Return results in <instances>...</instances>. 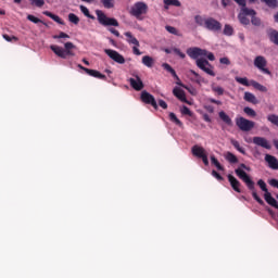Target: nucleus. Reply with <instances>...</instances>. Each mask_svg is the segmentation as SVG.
I'll use <instances>...</instances> for the list:
<instances>
[{
    "label": "nucleus",
    "instance_id": "1",
    "mask_svg": "<svg viewBox=\"0 0 278 278\" xmlns=\"http://www.w3.org/2000/svg\"><path fill=\"white\" fill-rule=\"evenodd\" d=\"M187 55H189L191 60H195V64L198 68H200V71H203L204 73H206V75H210L211 77H216V73L214 72V66L210 64V62H214V60H216V56H214V53L205 49L193 47V48L187 49ZM199 58H207V60L210 61L205 59H199Z\"/></svg>",
    "mask_w": 278,
    "mask_h": 278
},
{
    "label": "nucleus",
    "instance_id": "2",
    "mask_svg": "<svg viewBox=\"0 0 278 278\" xmlns=\"http://www.w3.org/2000/svg\"><path fill=\"white\" fill-rule=\"evenodd\" d=\"M248 173H251V167L244 163H240L235 169V175H237V177L243 181V184H245L248 190H251L254 201H256V203L260 205H264V200L260 198L257 191L255 190V181H253Z\"/></svg>",
    "mask_w": 278,
    "mask_h": 278
},
{
    "label": "nucleus",
    "instance_id": "3",
    "mask_svg": "<svg viewBox=\"0 0 278 278\" xmlns=\"http://www.w3.org/2000/svg\"><path fill=\"white\" fill-rule=\"evenodd\" d=\"M51 51H53L54 54L58 55V58H62V60H66V58H73L75 56V52H73V49H75V45L71 41H67L64 43V48L51 45L50 46Z\"/></svg>",
    "mask_w": 278,
    "mask_h": 278
},
{
    "label": "nucleus",
    "instance_id": "4",
    "mask_svg": "<svg viewBox=\"0 0 278 278\" xmlns=\"http://www.w3.org/2000/svg\"><path fill=\"white\" fill-rule=\"evenodd\" d=\"M233 1H236L241 8L240 13L238 14V18L241 25H250L251 21L247 16H255L257 12H255V10L253 9L247 8V0H233Z\"/></svg>",
    "mask_w": 278,
    "mask_h": 278
},
{
    "label": "nucleus",
    "instance_id": "5",
    "mask_svg": "<svg viewBox=\"0 0 278 278\" xmlns=\"http://www.w3.org/2000/svg\"><path fill=\"white\" fill-rule=\"evenodd\" d=\"M149 13V4L142 1L135 2L130 8L131 16H135L137 21H144V14Z\"/></svg>",
    "mask_w": 278,
    "mask_h": 278
},
{
    "label": "nucleus",
    "instance_id": "6",
    "mask_svg": "<svg viewBox=\"0 0 278 278\" xmlns=\"http://www.w3.org/2000/svg\"><path fill=\"white\" fill-rule=\"evenodd\" d=\"M96 15L98 23L103 25V27H118V21L114 17H108L103 11L96 10Z\"/></svg>",
    "mask_w": 278,
    "mask_h": 278
},
{
    "label": "nucleus",
    "instance_id": "7",
    "mask_svg": "<svg viewBox=\"0 0 278 278\" xmlns=\"http://www.w3.org/2000/svg\"><path fill=\"white\" fill-rule=\"evenodd\" d=\"M204 29L213 31V34H220V31H223V24L214 17H206Z\"/></svg>",
    "mask_w": 278,
    "mask_h": 278
},
{
    "label": "nucleus",
    "instance_id": "8",
    "mask_svg": "<svg viewBox=\"0 0 278 278\" xmlns=\"http://www.w3.org/2000/svg\"><path fill=\"white\" fill-rule=\"evenodd\" d=\"M124 36L126 37V42L132 47V53L134 55H142V52L140 51V41L131 34V31L124 33Z\"/></svg>",
    "mask_w": 278,
    "mask_h": 278
},
{
    "label": "nucleus",
    "instance_id": "9",
    "mask_svg": "<svg viewBox=\"0 0 278 278\" xmlns=\"http://www.w3.org/2000/svg\"><path fill=\"white\" fill-rule=\"evenodd\" d=\"M254 66L260 70L261 73H264V75H270V70L266 67L268 66V61L263 55L255 56Z\"/></svg>",
    "mask_w": 278,
    "mask_h": 278
},
{
    "label": "nucleus",
    "instance_id": "10",
    "mask_svg": "<svg viewBox=\"0 0 278 278\" xmlns=\"http://www.w3.org/2000/svg\"><path fill=\"white\" fill-rule=\"evenodd\" d=\"M236 125L241 131H251L255 127V122L247 119L244 117H237Z\"/></svg>",
    "mask_w": 278,
    "mask_h": 278
},
{
    "label": "nucleus",
    "instance_id": "11",
    "mask_svg": "<svg viewBox=\"0 0 278 278\" xmlns=\"http://www.w3.org/2000/svg\"><path fill=\"white\" fill-rule=\"evenodd\" d=\"M104 53H106L110 59L113 60V62H116V64H125V56L118 53V51L112 49H104Z\"/></svg>",
    "mask_w": 278,
    "mask_h": 278
},
{
    "label": "nucleus",
    "instance_id": "12",
    "mask_svg": "<svg viewBox=\"0 0 278 278\" xmlns=\"http://www.w3.org/2000/svg\"><path fill=\"white\" fill-rule=\"evenodd\" d=\"M252 142L256 147H262V149H267V151H270L273 149L270 141H268V139L264 137H253Z\"/></svg>",
    "mask_w": 278,
    "mask_h": 278
},
{
    "label": "nucleus",
    "instance_id": "13",
    "mask_svg": "<svg viewBox=\"0 0 278 278\" xmlns=\"http://www.w3.org/2000/svg\"><path fill=\"white\" fill-rule=\"evenodd\" d=\"M141 101L148 105H152L154 110H157V102L155 101V97H153V94L149 93L148 91L141 92Z\"/></svg>",
    "mask_w": 278,
    "mask_h": 278
},
{
    "label": "nucleus",
    "instance_id": "14",
    "mask_svg": "<svg viewBox=\"0 0 278 278\" xmlns=\"http://www.w3.org/2000/svg\"><path fill=\"white\" fill-rule=\"evenodd\" d=\"M129 84L134 90L140 91L142 88H144V83H142V79L138 75H134L132 78H129Z\"/></svg>",
    "mask_w": 278,
    "mask_h": 278
},
{
    "label": "nucleus",
    "instance_id": "15",
    "mask_svg": "<svg viewBox=\"0 0 278 278\" xmlns=\"http://www.w3.org/2000/svg\"><path fill=\"white\" fill-rule=\"evenodd\" d=\"M78 68H80L81 71H85V73H87V75H90V77H96L97 79H106L105 75L101 74L97 70H90V68L84 67V65L81 64H78Z\"/></svg>",
    "mask_w": 278,
    "mask_h": 278
},
{
    "label": "nucleus",
    "instance_id": "16",
    "mask_svg": "<svg viewBox=\"0 0 278 278\" xmlns=\"http://www.w3.org/2000/svg\"><path fill=\"white\" fill-rule=\"evenodd\" d=\"M227 177H228V181H229V184H230L232 190H235V192H238V193L242 192V189H240L241 186H242V184L240 182V180H238V178H236V177H235L233 175H231V174H229Z\"/></svg>",
    "mask_w": 278,
    "mask_h": 278
},
{
    "label": "nucleus",
    "instance_id": "17",
    "mask_svg": "<svg viewBox=\"0 0 278 278\" xmlns=\"http://www.w3.org/2000/svg\"><path fill=\"white\" fill-rule=\"evenodd\" d=\"M191 153H192V155H194V157H199V159L207 155L205 148H203L199 144H195L191 148Z\"/></svg>",
    "mask_w": 278,
    "mask_h": 278
},
{
    "label": "nucleus",
    "instance_id": "18",
    "mask_svg": "<svg viewBox=\"0 0 278 278\" xmlns=\"http://www.w3.org/2000/svg\"><path fill=\"white\" fill-rule=\"evenodd\" d=\"M265 162L268 164V166L271 168V170H278V160L276 156L266 154Z\"/></svg>",
    "mask_w": 278,
    "mask_h": 278
},
{
    "label": "nucleus",
    "instance_id": "19",
    "mask_svg": "<svg viewBox=\"0 0 278 278\" xmlns=\"http://www.w3.org/2000/svg\"><path fill=\"white\" fill-rule=\"evenodd\" d=\"M173 94L176 96V98L179 99V101L182 103H188V99L186 98V92L184 89L174 88Z\"/></svg>",
    "mask_w": 278,
    "mask_h": 278
},
{
    "label": "nucleus",
    "instance_id": "20",
    "mask_svg": "<svg viewBox=\"0 0 278 278\" xmlns=\"http://www.w3.org/2000/svg\"><path fill=\"white\" fill-rule=\"evenodd\" d=\"M267 36L270 42L278 46V31L275 28L267 29Z\"/></svg>",
    "mask_w": 278,
    "mask_h": 278
},
{
    "label": "nucleus",
    "instance_id": "21",
    "mask_svg": "<svg viewBox=\"0 0 278 278\" xmlns=\"http://www.w3.org/2000/svg\"><path fill=\"white\" fill-rule=\"evenodd\" d=\"M264 199L268 205L271 207H275V210H278V202L276 201L275 198H273V194L269 193H264Z\"/></svg>",
    "mask_w": 278,
    "mask_h": 278
},
{
    "label": "nucleus",
    "instance_id": "22",
    "mask_svg": "<svg viewBox=\"0 0 278 278\" xmlns=\"http://www.w3.org/2000/svg\"><path fill=\"white\" fill-rule=\"evenodd\" d=\"M243 99L248 103H253V105H257L260 103V101H257V98L255 97V94H253L252 92H249V91L244 92Z\"/></svg>",
    "mask_w": 278,
    "mask_h": 278
},
{
    "label": "nucleus",
    "instance_id": "23",
    "mask_svg": "<svg viewBox=\"0 0 278 278\" xmlns=\"http://www.w3.org/2000/svg\"><path fill=\"white\" fill-rule=\"evenodd\" d=\"M218 116H219L220 121H223V123L228 125V127H231L233 125V121H231V117H229V115H227V113H225V111H220L218 113Z\"/></svg>",
    "mask_w": 278,
    "mask_h": 278
},
{
    "label": "nucleus",
    "instance_id": "24",
    "mask_svg": "<svg viewBox=\"0 0 278 278\" xmlns=\"http://www.w3.org/2000/svg\"><path fill=\"white\" fill-rule=\"evenodd\" d=\"M164 10H168L172 7L181 8V2L179 0H163Z\"/></svg>",
    "mask_w": 278,
    "mask_h": 278
},
{
    "label": "nucleus",
    "instance_id": "25",
    "mask_svg": "<svg viewBox=\"0 0 278 278\" xmlns=\"http://www.w3.org/2000/svg\"><path fill=\"white\" fill-rule=\"evenodd\" d=\"M224 157L226 162H229L230 164H238V156H236V154H233L232 152L224 153Z\"/></svg>",
    "mask_w": 278,
    "mask_h": 278
},
{
    "label": "nucleus",
    "instance_id": "26",
    "mask_svg": "<svg viewBox=\"0 0 278 278\" xmlns=\"http://www.w3.org/2000/svg\"><path fill=\"white\" fill-rule=\"evenodd\" d=\"M142 65L147 66L148 68H153V64H155V61L153 60V58L149 56V55H144L142 56Z\"/></svg>",
    "mask_w": 278,
    "mask_h": 278
},
{
    "label": "nucleus",
    "instance_id": "27",
    "mask_svg": "<svg viewBox=\"0 0 278 278\" xmlns=\"http://www.w3.org/2000/svg\"><path fill=\"white\" fill-rule=\"evenodd\" d=\"M162 67L164 68V71H167V73H170V75L174 77V79L179 80V76L177 75V72H175V70L170 66V64L163 63Z\"/></svg>",
    "mask_w": 278,
    "mask_h": 278
},
{
    "label": "nucleus",
    "instance_id": "28",
    "mask_svg": "<svg viewBox=\"0 0 278 278\" xmlns=\"http://www.w3.org/2000/svg\"><path fill=\"white\" fill-rule=\"evenodd\" d=\"M43 14H45V16L52 18V21H54V23H58L59 25H64V21H62V18H60V16H58L49 11H45Z\"/></svg>",
    "mask_w": 278,
    "mask_h": 278
},
{
    "label": "nucleus",
    "instance_id": "29",
    "mask_svg": "<svg viewBox=\"0 0 278 278\" xmlns=\"http://www.w3.org/2000/svg\"><path fill=\"white\" fill-rule=\"evenodd\" d=\"M230 144H232V147L237 149L239 153H241L242 155H247V150L242 146H240V142L238 140L231 139Z\"/></svg>",
    "mask_w": 278,
    "mask_h": 278
},
{
    "label": "nucleus",
    "instance_id": "30",
    "mask_svg": "<svg viewBox=\"0 0 278 278\" xmlns=\"http://www.w3.org/2000/svg\"><path fill=\"white\" fill-rule=\"evenodd\" d=\"M164 51L167 54L176 53V55H179L181 58V60L186 59V53L181 52V50H179V48H173V49L165 48Z\"/></svg>",
    "mask_w": 278,
    "mask_h": 278
},
{
    "label": "nucleus",
    "instance_id": "31",
    "mask_svg": "<svg viewBox=\"0 0 278 278\" xmlns=\"http://www.w3.org/2000/svg\"><path fill=\"white\" fill-rule=\"evenodd\" d=\"M212 92H215L218 97H223L225 94V89L216 84L211 85Z\"/></svg>",
    "mask_w": 278,
    "mask_h": 278
},
{
    "label": "nucleus",
    "instance_id": "32",
    "mask_svg": "<svg viewBox=\"0 0 278 278\" xmlns=\"http://www.w3.org/2000/svg\"><path fill=\"white\" fill-rule=\"evenodd\" d=\"M251 86L253 88H255V90H260V92H268V88H266V86H264L255 80H251Z\"/></svg>",
    "mask_w": 278,
    "mask_h": 278
},
{
    "label": "nucleus",
    "instance_id": "33",
    "mask_svg": "<svg viewBox=\"0 0 278 278\" xmlns=\"http://www.w3.org/2000/svg\"><path fill=\"white\" fill-rule=\"evenodd\" d=\"M223 34H224V36H228V37L233 36V34H235L233 26H231L230 24H225Z\"/></svg>",
    "mask_w": 278,
    "mask_h": 278
},
{
    "label": "nucleus",
    "instance_id": "34",
    "mask_svg": "<svg viewBox=\"0 0 278 278\" xmlns=\"http://www.w3.org/2000/svg\"><path fill=\"white\" fill-rule=\"evenodd\" d=\"M235 81H237V84H240L241 86H251V80H249V78L247 77L236 76Z\"/></svg>",
    "mask_w": 278,
    "mask_h": 278
},
{
    "label": "nucleus",
    "instance_id": "35",
    "mask_svg": "<svg viewBox=\"0 0 278 278\" xmlns=\"http://www.w3.org/2000/svg\"><path fill=\"white\" fill-rule=\"evenodd\" d=\"M194 22L197 23V25H199L200 27H204V29H205V23H207V17L204 18L201 15H195Z\"/></svg>",
    "mask_w": 278,
    "mask_h": 278
},
{
    "label": "nucleus",
    "instance_id": "36",
    "mask_svg": "<svg viewBox=\"0 0 278 278\" xmlns=\"http://www.w3.org/2000/svg\"><path fill=\"white\" fill-rule=\"evenodd\" d=\"M100 2L102 3L103 8H105V10H112V8L115 5L114 0H100Z\"/></svg>",
    "mask_w": 278,
    "mask_h": 278
},
{
    "label": "nucleus",
    "instance_id": "37",
    "mask_svg": "<svg viewBox=\"0 0 278 278\" xmlns=\"http://www.w3.org/2000/svg\"><path fill=\"white\" fill-rule=\"evenodd\" d=\"M80 12L84 13L85 16H87V18H91V21H94V15L90 14V11L88 10V8H86L85 5H80L79 7Z\"/></svg>",
    "mask_w": 278,
    "mask_h": 278
},
{
    "label": "nucleus",
    "instance_id": "38",
    "mask_svg": "<svg viewBox=\"0 0 278 278\" xmlns=\"http://www.w3.org/2000/svg\"><path fill=\"white\" fill-rule=\"evenodd\" d=\"M169 121L172 123H175V125H177L178 127H184V123H181L179 118H177V115H175V113H169Z\"/></svg>",
    "mask_w": 278,
    "mask_h": 278
},
{
    "label": "nucleus",
    "instance_id": "39",
    "mask_svg": "<svg viewBox=\"0 0 278 278\" xmlns=\"http://www.w3.org/2000/svg\"><path fill=\"white\" fill-rule=\"evenodd\" d=\"M267 121L269 123H271V125H276V127H278V115L277 114L267 115Z\"/></svg>",
    "mask_w": 278,
    "mask_h": 278
},
{
    "label": "nucleus",
    "instance_id": "40",
    "mask_svg": "<svg viewBox=\"0 0 278 278\" xmlns=\"http://www.w3.org/2000/svg\"><path fill=\"white\" fill-rule=\"evenodd\" d=\"M243 112H244V114H247V116H251L252 118H255V116H257V113L255 112V110H253L249 106H245L243 109Z\"/></svg>",
    "mask_w": 278,
    "mask_h": 278
},
{
    "label": "nucleus",
    "instance_id": "41",
    "mask_svg": "<svg viewBox=\"0 0 278 278\" xmlns=\"http://www.w3.org/2000/svg\"><path fill=\"white\" fill-rule=\"evenodd\" d=\"M68 21H70V23H73L74 25H79V17L75 13L68 14Z\"/></svg>",
    "mask_w": 278,
    "mask_h": 278
},
{
    "label": "nucleus",
    "instance_id": "42",
    "mask_svg": "<svg viewBox=\"0 0 278 278\" xmlns=\"http://www.w3.org/2000/svg\"><path fill=\"white\" fill-rule=\"evenodd\" d=\"M257 186H258V188H261V190H262L263 192H265V194H268V193H269L268 188L266 187V182H265L263 179H260V180L257 181Z\"/></svg>",
    "mask_w": 278,
    "mask_h": 278
},
{
    "label": "nucleus",
    "instance_id": "43",
    "mask_svg": "<svg viewBox=\"0 0 278 278\" xmlns=\"http://www.w3.org/2000/svg\"><path fill=\"white\" fill-rule=\"evenodd\" d=\"M263 3H265L268 8H278V1L277 0H261Z\"/></svg>",
    "mask_w": 278,
    "mask_h": 278
},
{
    "label": "nucleus",
    "instance_id": "44",
    "mask_svg": "<svg viewBox=\"0 0 278 278\" xmlns=\"http://www.w3.org/2000/svg\"><path fill=\"white\" fill-rule=\"evenodd\" d=\"M251 18V23L252 25H254L255 27H260V25H262V20H260V17L255 16V15H250Z\"/></svg>",
    "mask_w": 278,
    "mask_h": 278
},
{
    "label": "nucleus",
    "instance_id": "45",
    "mask_svg": "<svg viewBox=\"0 0 278 278\" xmlns=\"http://www.w3.org/2000/svg\"><path fill=\"white\" fill-rule=\"evenodd\" d=\"M30 5H34L35 8H42L45 5V0H29Z\"/></svg>",
    "mask_w": 278,
    "mask_h": 278
},
{
    "label": "nucleus",
    "instance_id": "46",
    "mask_svg": "<svg viewBox=\"0 0 278 278\" xmlns=\"http://www.w3.org/2000/svg\"><path fill=\"white\" fill-rule=\"evenodd\" d=\"M166 31H168V34H173L174 36H178L179 31L177 30V28L173 27V26H165Z\"/></svg>",
    "mask_w": 278,
    "mask_h": 278
},
{
    "label": "nucleus",
    "instance_id": "47",
    "mask_svg": "<svg viewBox=\"0 0 278 278\" xmlns=\"http://www.w3.org/2000/svg\"><path fill=\"white\" fill-rule=\"evenodd\" d=\"M27 20L30 21V23H35L37 25V23H42V21L34 15H27Z\"/></svg>",
    "mask_w": 278,
    "mask_h": 278
},
{
    "label": "nucleus",
    "instance_id": "48",
    "mask_svg": "<svg viewBox=\"0 0 278 278\" xmlns=\"http://www.w3.org/2000/svg\"><path fill=\"white\" fill-rule=\"evenodd\" d=\"M60 38H71V36H68V34L63 33V31H61L59 35L53 36L54 40H60Z\"/></svg>",
    "mask_w": 278,
    "mask_h": 278
},
{
    "label": "nucleus",
    "instance_id": "49",
    "mask_svg": "<svg viewBox=\"0 0 278 278\" xmlns=\"http://www.w3.org/2000/svg\"><path fill=\"white\" fill-rule=\"evenodd\" d=\"M181 114H184L185 116H192V111H190L188 106H182Z\"/></svg>",
    "mask_w": 278,
    "mask_h": 278
},
{
    "label": "nucleus",
    "instance_id": "50",
    "mask_svg": "<svg viewBox=\"0 0 278 278\" xmlns=\"http://www.w3.org/2000/svg\"><path fill=\"white\" fill-rule=\"evenodd\" d=\"M189 73H190V75H193V76H194L195 81H197L198 84L201 83V75H199V73H197V72L193 71V70H190Z\"/></svg>",
    "mask_w": 278,
    "mask_h": 278
},
{
    "label": "nucleus",
    "instance_id": "51",
    "mask_svg": "<svg viewBox=\"0 0 278 278\" xmlns=\"http://www.w3.org/2000/svg\"><path fill=\"white\" fill-rule=\"evenodd\" d=\"M219 64H225L226 66H229V64H231V61H229V58L224 56L219 59Z\"/></svg>",
    "mask_w": 278,
    "mask_h": 278
},
{
    "label": "nucleus",
    "instance_id": "52",
    "mask_svg": "<svg viewBox=\"0 0 278 278\" xmlns=\"http://www.w3.org/2000/svg\"><path fill=\"white\" fill-rule=\"evenodd\" d=\"M269 186H271V188H277L278 189V180L276 178H271L268 180Z\"/></svg>",
    "mask_w": 278,
    "mask_h": 278
},
{
    "label": "nucleus",
    "instance_id": "53",
    "mask_svg": "<svg viewBox=\"0 0 278 278\" xmlns=\"http://www.w3.org/2000/svg\"><path fill=\"white\" fill-rule=\"evenodd\" d=\"M4 40H7V42H12V40H18V38H16L15 36H10V35H3Z\"/></svg>",
    "mask_w": 278,
    "mask_h": 278
},
{
    "label": "nucleus",
    "instance_id": "54",
    "mask_svg": "<svg viewBox=\"0 0 278 278\" xmlns=\"http://www.w3.org/2000/svg\"><path fill=\"white\" fill-rule=\"evenodd\" d=\"M212 175L215 177V179H217V181H223V176H220V174H218V172L216 170H212Z\"/></svg>",
    "mask_w": 278,
    "mask_h": 278
},
{
    "label": "nucleus",
    "instance_id": "55",
    "mask_svg": "<svg viewBox=\"0 0 278 278\" xmlns=\"http://www.w3.org/2000/svg\"><path fill=\"white\" fill-rule=\"evenodd\" d=\"M109 31L113 34V36H116V38H121V33L116 30V28H109Z\"/></svg>",
    "mask_w": 278,
    "mask_h": 278
},
{
    "label": "nucleus",
    "instance_id": "56",
    "mask_svg": "<svg viewBox=\"0 0 278 278\" xmlns=\"http://www.w3.org/2000/svg\"><path fill=\"white\" fill-rule=\"evenodd\" d=\"M159 105H160V108H162L163 110H167V109H168V104H167L166 101H164V100H159Z\"/></svg>",
    "mask_w": 278,
    "mask_h": 278
},
{
    "label": "nucleus",
    "instance_id": "57",
    "mask_svg": "<svg viewBox=\"0 0 278 278\" xmlns=\"http://www.w3.org/2000/svg\"><path fill=\"white\" fill-rule=\"evenodd\" d=\"M200 160H202L204 166H210V160L207 159V154L200 157Z\"/></svg>",
    "mask_w": 278,
    "mask_h": 278
},
{
    "label": "nucleus",
    "instance_id": "58",
    "mask_svg": "<svg viewBox=\"0 0 278 278\" xmlns=\"http://www.w3.org/2000/svg\"><path fill=\"white\" fill-rule=\"evenodd\" d=\"M210 103H215V105H223V102L220 100H216L214 98L208 99Z\"/></svg>",
    "mask_w": 278,
    "mask_h": 278
},
{
    "label": "nucleus",
    "instance_id": "59",
    "mask_svg": "<svg viewBox=\"0 0 278 278\" xmlns=\"http://www.w3.org/2000/svg\"><path fill=\"white\" fill-rule=\"evenodd\" d=\"M211 162H212V164H213L214 166L219 163V162H218V159H217L216 156H214V155L211 156Z\"/></svg>",
    "mask_w": 278,
    "mask_h": 278
},
{
    "label": "nucleus",
    "instance_id": "60",
    "mask_svg": "<svg viewBox=\"0 0 278 278\" xmlns=\"http://www.w3.org/2000/svg\"><path fill=\"white\" fill-rule=\"evenodd\" d=\"M229 3H231V0H222L223 8H227V5H229Z\"/></svg>",
    "mask_w": 278,
    "mask_h": 278
},
{
    "label": "nucleus",
    "instance_id": "61",
    "mask_svg": "<svg viewBox=\"0 0 278 278\" xmlns=\"http://www.w3.org/2000/svg\"><path fill=\"white\" fill-rule=\"evenodd\" d=\"M205 110H207L211 114L214 113V106L212 105H206Z\"/></svg>",
    "mask_w": 278,
    "mask_h": 278
},
{
    "label": "nucleus",
    "instance_id": "62",
    "mask_svg": "<svg viewBox=\"0 0 278 278\" xmlns=\"http://www.w3.org/2000/svg\"><path fill=\"white\" fill-rule=\"evenodd\" d=\"M260 155H262V153L260 152V150H254V151H253V156H254V157H260Z\"/></svg>",
    "mask_w": 278,
    "mask_h": 278
},
{
    "label": "nucleus",
    "instance_id": "63",
    "mask_svg": "<svg viewBox=\"0 0 278 278\" xmlns=\"http://www.w3.org/2000/svg\"><path fill=\"white\" fill-rule=\"evenodd\" d=\"M217 170H225V167L220 165V162L215 165Z\"/></svg>",
    "mask_w": 278,
    "mask_h": 278
},
{
    "label": "nucleus",
    "instance_id": "64",
    "mask_svg": "<svg viewBox=\"0 0 278 278\" xmlns=\"http://www.w3.org/2000/svg\"><path fill=\"white\" fill-rule=\"evenodd\" d=\"M238 37L241 40V42H244V33H239Z\"/></svg>",
    "mask_w": 278,
    "mask_h": 278
}]
</instances>
